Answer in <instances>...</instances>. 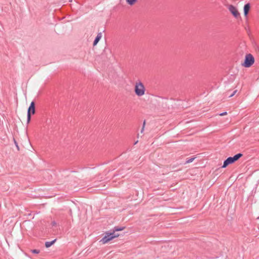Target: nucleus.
Here are the masks:
<instances>
[{"label":"nucleus","mask_w":259,"mask_h":259,"mask_svg":"<svg viewBox=\"0 0 259 259\" xmlns=\"http://www.w3.org/2000/svg\"><path fill=\"white\" fill-rule=\"evenodd\" d=\"M146 91V88L144 84L140 80H137L135 84V93L138 97L143 96Z\"/></svg>","instance_id":"1"},{"label":"nucleus","mask_w":259,"mask_h":259,"mask_svg":"<svg viewBox=\"0 0 259 259\" xmlns=\"http://www.w3.org/2000/svg\"><path fill=\"white\" fill-rule=\"evenodd\" d=\"M243 156L242 153H238L234 155L233 157H229L227 159H226L223 165L222 166L223 168L226 167L229 164L233 163L234 162L239 159L240 157Z\"/></svg>","instance_id":"2"},{"label":"nucleus","mask_w":259,"mask_h":259,"mask_svg":"<svg viewBox=\"0 0 259 259\" xmlns=\"http://www.w3.org/2000/svg\"><path fill=\"white\" fill-rule=\"evenodd\" d=\"M254 63V58L251 54H246L245 57L244 63L242 65L245 67L248 68L251 66Z\"/></svg>","instance_id":"3"},{"label":"nucleus","mask_w":259,"mask_h":259,"mask_svg":"<svg viewBox=\"0 0 259 259\" xmlns=\"http://www.w3.org/2000/svg\"><path fill=\"white\" fill-rule=\"evenodd\" d=\"M119 236L118 234L114 233V232H106L105 236L100 240L103 244L107 243L108 241L111 240L113 238Z\"/></svg>","instance_id":"4"},{"label":"nucleus","mask_w":259,"mask_h":259,"mask_svg":"<svg viewBox=\"0 0 259 259\" xmlns=\"http://www.w3.org/2000/svg\"><path fill=\"white\" fill-rule=\"evenodd\" d=\"M31 112L32 114L35 113V103L33 101L31 102L30 105L27 110V122L29 123L31 119Z\"/></svg>","instance_id":"5"},{"label":"nucleus","mask_w":259,"mask_h":259,"mask_svg":"<svg viewBox=\"0 0 259 259\" xmlns=\"http://www.w3.org/2000/svg\"><path fill=\"white\" fill-rule=\"evenodd\" d=\"M228 9L235 18H238L240 16V14L238 12L237 8L234 6L230 5L228 7Z\"/></svg>","instance_id":"6"},{"label":"nucleus","mask_w":259,"mask_h":259,"mask_svg":"<svg viewBox=\"0 0 259 259\" xmlns=\"http://www.w3.org/2000/svg\"><path fill=\"white\" fill-rule=\"evenodd\" d=\"M250 5L249 3H247L246 4H245L244 6V8H243V12H244V15L245 16H247L248 14V12L250 10Z\"/></svg>","instance_id":"7"},{"label":"nucleus","mask_w":259,"mask_h":259,"mask_svg":"<svg viewBox=\"0 0 259 259\" xmlns=\"http://www.w3.org/2000/svg\"><path fill=\"white\" fill-rule=\"evenodd\" d=\"M101 37H102V33L101 32H100L97 34V36H96V38L95 39V40L94 41V42H93L94 46H95L97 44V43L98 42L99 40L101 39Z\"/></svg>","instance_id":"8"},{"label":"nucleus","mask_w":259,"mask_h":259,"mask_svg":"<svg viewBox=\"0 0 259 259\" xmlns=\"http://www.w3.org/2000/svg\"><path fill=\"white\" fill-rule=\"evenodd\" d=\"M56 239H54L52 241H47L45 243V246L47 248L50 247L52 245H53L56 241Z\"/></svg>","instance_id":"9"},{"label":"nucleus","mask_w":259,"mask_h":259,"mask_svg":"<svg viewBox=\"0 0 259 259\" xmlns=\"http://www.w3.org/2000/svg\"><path fill=\"white\" fill-rule=\"evenodd\" d=\"M124 229V227H115L114 228L112 232H114V233L116 231H122Z\"/></svg>","instance_id":"10"},{"label":"nucleus","mask_w":259,"mask_h":259,"mask_svg":"<svg viewBox=\"0 0 259 259\" xmlns=\"http://www.w3.org/2000/svg\"><path fill=\"white\" fill-rule=\"evenodd\" d=\"M126 2L130 5L132 6L137 2V0H126Z\"/></svg>","instance_id":"11"},{"label":"nucleus","mask_w":259,"mask_h":259,"mask_svg":"<svg viewBox=\"0 0 259 259\" xmlns=\"http://www.w3.org/2000/svg\"><path fill=\"white\" fill-rule=\"evenodd\" d=\"M195 157H193V158L187 159V160L186 161V163H189L192 162L195 159Z\"/></svg>","instance_id":"12"},{"label":"nucleus","mask_w":259,"mask_h":259,"mask_svg":"<svg viewBox=\"0 0 259 259\" xmlns=\"http://www.w3.org/2000/svg\"><path fill=\"white\" fill-rule=\"evenodd\" d=\"M145 121H144L143 126H142V128L141 130V133H143V132L144 131V128H145Z\"/></svg>","instance_id":"13"},{"label":"nucleus","mask_w":259,"mask_h":259,"mask_svg":"<svg viewBox=\"0 0 259 259\" xmlns=\"http://www.w3.org/2000/svg\"><path fill=\"white\" fill-rule=\"evenodd\" d=\"M32 252L34 253H39V250H37V249H33V250H32Z\"/></svg>","instance_id":"14"},{"label":"nucleus","mask_w":259,"mask_h":259,"mask_svg":"<svg viewBox=\"0 0 259 259\" xmlns=\"http://www.w3.org/2000/svg\"><path fill=\"white\" fill-rule=\"evenodd\" d=\"M237 92V90H235L233 92V93H232V94H231L230 95H229V97H233L235 94Z\"/></svg>","instance_id":"15"},{"label":"nucleus","mask_w":259,"mask_h":259,"mask_svg":"<svg viewBox=\"0 0 259 259\" xmlns=\"http://www.w3.org/2000/svg\"><path fill=\"white\" fill-rule=\"evenodd\" d=\"M227 114V112H224L220 114V116H223Z\"/></svg>","instance_id":"16"},{"label":"nucleus","mask_w":259,"mask_h":259,"mask_svg":"<svg viewBox=\"0 0 259 259\" xmlns=\"http://www.w3.org/2000/svg\"><path fill=\"white\" fill-rule=\"evenodd\" d=\"M53 225H55L56 224V223L55 222H53Z\"/></svg>","instance_id":"17"},{"label":"nucleus","mask_w":259,"mask_h":259,"mask_svg":"<svg viewBox=\"0 0 259 259\" xmlns=\"http://www.w3.org/2000/svg\"><path fill=\"white\" fill-rule=\"evenodd\" d=\"M138 143V141H136L135 143V145L137 143Z\"/></svg>","instance_id":"18"}]
</instances>
